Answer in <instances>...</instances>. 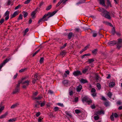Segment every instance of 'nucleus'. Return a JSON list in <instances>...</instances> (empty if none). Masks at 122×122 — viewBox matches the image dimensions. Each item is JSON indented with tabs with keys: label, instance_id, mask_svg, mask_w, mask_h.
Masks as SVG:
<instances>
[{
	"label": "nucleus",
	"instance_id": "nucleus-28",
	"mask_svg": "<svg viewBox=\"0 0 122 122\" xmlns=\"http://www.w3.org/2000/svg\"><path fill=\"white\" fill-rule=\"evenodd\" d=\"M68 81L67 80H65L63 81V83L65 85H67L68 83Z\"/></svg>",
	"mask_w": 122,
	"mask_h": 122
},
{
	"label": "nucleus",
	"instance_id": "nucleus-60",
	"mask_svg": "<svg viewBox=\"0 0 122 122\" xmlns=\"http://www.w3.org/2000/svg\"><path fill=\"white\" fill-rule=\"evenodd\" d=\"M11 1L10 0H8L7 1V5H9L11 3Z\"/></svg>",
	"mask_w": 122,
	"mask_h": 122
},
{
	"label": "nucleus",
	"instance_id": "nucleus-12",
	"mask_svg": "<svg viewBox=\"0 0 122 122\" xmlns=\"http://www.w3.org/2000/svg\"><path fill=\"white\" fill-rule=\"evenodd\" d=\"M73 35V34L72 32H70L68 35V39H71Z\"/></svg>",
	"mask_w": 122,
	"mask_h": 122
},
{
	"label": "nucleus",
	"instance_id": "nucleus-8",
	"mask_svg": "<svg viewBox=\"0 0 122 122\" xmlns=\"http://www.w3.org/2000/svg\"><path fill=\"white\" fill-rule=\"evenodd\" d=\"M19 13V12L18 11H16L15 12L14 14L12 15H10V18L11 19H12L15 16L17 15H18Z\"/></svg>",
	"mask_w": 122,
	"mask_h": 122
},
{
	"label": "nucleus",
	"instance_id": "nucleus-14",
	"mask_svg": "<svg viewBox=\"0 0 122 122\" xmlns=\"http://www.w3.org/2000/svg\"><path fill=\"white\" fill-rule=\"evenodd\" d=\"M19 105V103H16L12 105L11 107V109L17 107Z\"/></svg>",
	"mask_w": 122,
	"mask_h": 122
},
{
	"label": "nucleus",
	"instance_id": "nucleus-57",
	"mask_svg": "<svg viewBox=\"0 0 122 122\" xmlns=\"http://www.w3.org/2000/svg\"><path fill=\"white\" fill-rule=\"evenodd\" d=\"M43 119V118H42V117H40L38 119V122H41V120Z\"/></svg>",
	"mask_w": 122,
	"mask_h": 122
},
{
	"label": "nucleus",
	"instance_id": "nucleus-61",
	"mask_svg": "<svg viewBox=\"0 0 122 122\" xmlns=\"http://www.w3.org/2000/svg\"><path fill=\"white\" fill-rule=\"evenodd\" d=\"M37 80L33 78V80L32 81V83L33 84H34L36 82V81Z\"/></svg>",
	"mask_w": 122,
	"mask_h": 122
},
{
	"label": "nucleus",
	"instance_id": "nucleus-5",
	"mask_svg": "<svg viewBox=\"0 0 122 122\" xmlns=\"http://www.w3.org/2000/svg\"><path fill=\"white\" fill-rule=\"evenodd\" d=\"M68 0H60L56 5V7H57L59 6L61 3H62V4H65Z\"/></svg>",
	"mask_w": 122,
	"mask_h": 122
},
{
	"label": "nucleus",
	"instance_id": "nucleus-15",
	"mask_svg": "<svg viewBox=\"0 0 122 122\" xmlns=\"http://www.w3.org/2000/svg\"><path fill=\"white\" fill-rule=\"evenodd\" d=\"M30 81L29 80H27L22 82V84H25L26 86H28L29 85Z\"/></svg>",
	"mask_w": 122,
	"mask_h": 122
},
{
	"label": "nucleus",
	"instance_id": "nucleus-49",
	"mask_svg": "<svg viewBox=\"0 0 122 122\" xmlns=\"http://www.w3.org/2000/svg\"><path fill=\"white\" fill-rule=\"evenodd\" d=\"M37 75H38V74H37V73H36L35 75L34 76V78L35 79H36V80H38V79L37 78V77H38Z\"/></svg>",
	"mask_w": 122,
	"mask_h": 122
},
{
	"label": "nucleus",
	"instance_id": "nucleus-31",
	"mask_svg": "<svg viewBox=\"0 0 122 122\" xmlns=\"http://www.w3.org/2000/svg\"><path fill=\"white\" fill-rule=\"evenodd\" d=\"M66 54V52L65 51H62L60 53V55L62 56L63 57L65 56Z\"/></svg>",
	"mask_w": 122,
	"mask_h": 122
},
{
	"label": "nucleus",
	"instance_id": "nucleus-33",
	"mask_svg": "<svg viewBox=\"0 0 122 122\" xmlns=\"http://www.w3.org/2000/svg\"><path fill=\"white\" fill-rule=\"evenodd\" d=\"M23 15L22 14H20V15L18 18L17 19L18 21L19 20H20L22 19L23 18Z\"/></svg>",
	"mask_w": 122,
	"mask_h": 122
},
{
	"label": "nucleus",
	"instance_id": "nucleus-27",
	"mask_svg": "<svg viewBox=\"0 0 122 122\" xmlns=\"http://www.w3.org/2000/svg\"><path fill=\"white\" fill-rule=\"evenodd\" d=\"M89 67V66H87L85 67V68L82 71V72L84 73H85L86 71L88 70V68Z\"/></svg>",
	"mask_w": 122,
	"mask_h": 122
},
{
	"label": "nucleus",
	"instance_id": "nucleus-29",
	"mask_svg": "<svg viewBox=\"0 0 122 122\" xmlns=\"http://www.w3.org/2000/svg\"><path fill=\"white\" fill-rule=\"evenodd\" d=\"M65 113L68 117H72L71 114L69 113L67 111Z\"/></svg>",
	"mask_w": 122,
	"mask_h": 122
},
{
	"label": "nucleus",
	"instance_id": "nucleus-36",
	"mask_svg": "<svg viewBox=\"0 0 122 122\" xmlns=\"http://www.w3.org/2000/svg\"><path fill=\"white\" fill-rule=\"evenodd\" d=\"M16 120V119L15 118H12L11 119H10L8 121L9 122H13L15 121Z\"/></svg>",
	"mask_w": 122,
	"mask_h": 122
},
{
	"label": "nucleus",
	"instance_id": "nucleus-34",
	"mask_svg": "<svg viewBox=\"0 0 122 122\" xmlns=\"http://www.w3.org/2000/svg\"><path fill=\"white\" fill-rule=\"evenodd\" d=\"M97 87L98 89L100 90L101 89V86L99 83H97Z\"/></svg>",
	"mask_w": 122,
	"mask_h": 122
},
{
	"label": "nucleus",
	"instance_id": "nucleus-41",
	"mask_svg": "<svg viewBox=\"0 0 122 122\" xmlns=\"http://www.w3.org/2000/svg\"><path fill=\"white\" fill-rule=\"evenodd\" d=\"M112 94L111 92H109L107 94V95L109 97L111 98V97L112 96Z\"/></svg>",
	"mask_w": 122,
	"mask_h": 122
},
{
	"label": "nucleus",
	"instance_id": "nucleus-52",
	"mask_svg": "<svg viewBox=\"0 0 122 122\" xmlns=\"http://www.w3.org/2000/svg\"><path fill=\"white\" fill-rule=\"evenodd\" d=\"M4 21V19L3 18H1L0 20V24H1Z\"/></svg>",
	"mask_w": 122,
	"mask_h": 122
},
{
	"label": "nucleus",
	"instance_id": "nucleus-44",
	"mask_svg": "<svg viewBox=\"0 0 122 122\" xmlns=\"http://www.w3.org/2000/svg\"><path fill=\"white\" fill-rule=\"evenodd\" d=\"M112 114H113V116H114V117L115 118H117L118 117V114L116 113H112Z\"/></svg>",
	"mask_w": 122,
	"mask_h": 122
},
{
	"label": "nucleus",
	"instance_id": "nucleus-10",
	"mask_svg": "<svg viewBox=\"0 0 122 122\" xmlns=\"http://www.w3.org/2000/svg\"><path fill=\"white\" fill-rule=\"evenodd\" d=\"M89 98L87 97V96H86L83 97L82 99V101L84 102H86L87 101Z\"/></svg>",
	"mask_w": 122,
	"mask_h": 122
},
{
	"label": "nucleus",
	"instance_id": "nucleus-32",
	"mask_svg": "<svg viewBox=\"0 0 122 122\" xmlns=\"http://www.w3.org/2000/svg\"><path fill=\"white\" fill-rule=\"evenodd\" d=\"M38 93V92H36L34 93L32 96V98L33 99V98L35 97L36 96Z\"/></svg>",
	"mask_w": 122,
	"mask_h": 122
},
{
	"label": "nucleus",
	"instance_id": "nucleus-23",
	"mask_svg": "<svg viewBox=\"0 0 122 122\" xmlns=\"http://www.w3.org/2000/svg\"><path fill=\"white\" fill-rule=\"evenodd\" d=\"M42 97L41 96H39L37 97H34L33 98V99L34 100H39L42 98Z\"/></svg>",
	"mask_w": 122,
	"mask_h": 122
},
{
	"label": "nucleus",
	"instance_id": "nucleus-25",
	"mask_svg": "<svg viewBox=\"0 0 122 122\" xmlns=\"http://www.w3.org/2000/svg\"><path fill=\"white\" fill-rule=\"evenodd\" d=\"M8 113H6L5 114L2 115L0 116V119H2L5 117L7 115Z\"/></svg>",
	"mask_w": 122,
	"mask_h": 122
},
{
	"label": "nucleus",
	"instance_id": "nucleus-47",
	"mask_svg": "<svg viewBox=\"0 0 122 122\" xmlns=\"http://www.w3.org/2000/svg\"><path fill=\"white\" fill-rule=\"evenodd\" d=\"M67 45V43H66L64 44V45H63V46H61L60 47V49H62L64 48L65 47H66Z\"/></svg>",
	"mask_w": 122,
	"mask_h": 122
},
{
	"label": "nucleus",
	"instance_id": "nucleus-17",
	"mask_svg": "<svg viewBox=\"0 0 122 122\" xmlns=\"http://www.w3.org/2000/svg\"><path fill=\"white\" fill-rule=\"evenodd\" d=\"M80 81L81 83H85L88 82L86 79H82L80 80Z\"/></svg>",
	"mask_w": 122,
	"mask_h": 122
},
{
	"label": "nucleus",
	"instance_id": "nucleus-54",
	"mask_svg": "<svg viewBox=\"0 0 122 122\" xmlns=\"http://www.w3.org/2000/svg\"><path fill=\"white\" fill-rule=\"evenodd\" d=\"M26 69L25 68L21 69L19 71V72L21 73L24 72L25 71Z\"/></svg>",
	"mask_w": 122,
	"mask_h": 122
},
{
	"label": "nucleus",
	"instance_id": "nucleus-51",
	"mask_svg": "<svg viewBox=\"0 0 122 122\" xmlns=\"http://www.w3.org/2000/svg\"><path fill=\"white\" fill-rule=\"evenodd\" d=\"M4 21V19L3 18H1L0 20V24H1Z\"/></svg>",
	"mask_w": 122,
	"mask_h": 122
},
{
	"label": "nucleus",
	"instance_id": "nucleus-26",
	"mask_svg": "<svg viewBox=\"0 0 122 122\" xmlns=\"http://www.w3.org/2000/svg\"><path fill=\"white\" fill-rule=\"evenodd\" d=\"M86 102L88 103V104H90L92 103V100L91 99L89 98V99Z\"/></svg>",
	"mask_w": 122,
	"mask_h": 122
},
{
	"label": "nucleus",
	"instance_id": "nucleus-11",
	"mask_svg": "<svg viewBox=\"0 0 122 122\" xmlns=\"http://www.w3.org/2000/svg\"><path fill=\"white\" fill-rule=\"evenodd\" d=\"M37 9L35 11H33L31 13V16L32 18L34 19L35 18V15L36 14V11Z\"/></svg>",
	"mask_w": 122,
	"mask_h": 122
},
{
	"label": "nucleus",
	"instance_id": "nucleus-19",
	"mask_svg": "<svg viewBox=\"0 0 122 122\" xmlns=\"http://www.w3.org/2000/svg\"><path fill=\"white\" fill-rule=\"evenodd\" d=\"M19 91V89L15 88V90L13 92V94H15L18 92Z\"/></svg>",
	"mask_w": 122,
	"mask_h": 122
},
{
	"label": "nucleus",
	"instance_id": "nucleus-39",
	"mask_svg": "<svg viewBox=\"0 0 122 122\" xmlns=\"http://www.w3.org/2000/svg\"><path fill=\"white\" fill-rule=\"evenodd\" d=\"M75 112L76 113L78 114L81 113V111L79 110L76 109L75 110Z\"/></svg>",
	"mask_w": 122,
	"mask_h": 122
},
{
	"label": "nucleus",
	"instance_id": "nucleus-37",
	"mask_svg": "<svg viewBox=\"0 0 122 122\" xmlns=\"http://www.w3.org/2000/svg\"><path fill=\"white\" fill-rule=\"evenodd\" d=\"M97 49H95L92 51V52L93 54L96 55L97 53Z\"/></svg>",
	"mask_w": 122,
	"mask_h": 122
},
{
	"label": "nucleus",
	"instance_id": "nucleus-24",
	"mask_svg": "<svg viewBox=\"0 0 122 122\" xmlns=\"http://www.w3.org/2000/svg\"><path fill=\"white\" fill-rule=\"evenodd\" d=\"M114 85V83L113 82H111L109 84V86L110 87H112Z\"/></svg>",
	"mask_w": 122,
	"mask_h": 122
},
{
	"label": "nucleus",
	"instance_id": "nucleus-3",
	"mask_svg": "<svg viewBox=\"0 0 122 122\" xmlns=\"http://www.w3.org/2000/svg\"><path fill=\"white\" fill-rule=\"evenodd\" d=\"M108 45L111 46H113L117 44V48L119 49L122 47V40L121 39H118L117 42L115 41H110L108 42Z\"/></svg>",
	"mask_w": 122,
	"mask_h": 122
},
{
	"label": "nucleus",
	"instance_id": "nucleus-22",
	"mask_svg": "<svg viewBox=\"0 0 122 122\" xmlns=\"http://www.w3.org/2000/svg\"><path fill=\"white\" fill-rule=\"evenodd\" d=\"M94 61L93 59H90L88 60L87 62H89L90 64L91 63L93 62Z\"/></svg>",
	"mask_w": 122,
	"mask_h": 122
},
{
	"label": "nucleus",
	"instance_id": "nucleus-13",
	"mask_svg": "<svg viewBox=\"0 0 122 122\" xmlns=\"http://www.w3.org/2000/svg\"><path fill=\"white\" fill-rule=\"evenodd\" d=\"M100 4L104 6H106L104 0H99Z\"/></svg>",
	"mask_w": 122,
	"mask_h": 122
},
{
	"label": "nucleus",
	"instance_id": "nucleus-40",
	"mask_svg": "<svg viewBox=\"0 0 122 122\" xmlns=\"http://www.w3.org/2000/svg\"><path fill=\"white\" fill-rule=\"evenodd\" d=\"M113 114H112V115L111 116L110 118L111 120L112 121H114V116L113 115Z\"/></svg>",
	"mask_w": 122,
	"mask_h": 122
},
{
	"label": "nucleus",
	"instance_id": "nucleus-59",
	"mask_svg": "<svg viewBox=\"0 0 122 122\" xmlns=\"http://www.w3.org/2000/svg\"><path fill=\"white\" fill-rule=\"evenodd\" d=\"M91 107L92 109H95V104H94L92 105L91 106Z\"/></svg>",
	"mask_w": 122,
	"mask_h": 122
},
{
	"label": "nucleus",
	"instance_id": "nucleus-4",
	"mask_svg": "<svg viewBox=\"0 0 122 122\" xmlns=\"http://www.w3.org/2000/svg\"><path fill=\"white\" fill-rule=\"evenodd\" d=\"M81 74L82 73L81 71L79 70L74 71L73 73V75L75 76H77Z\"/></svg>",
	"mask_w": 122,
	"mask_h": 122
},
{
	"label": "nucleus",
	"instance_id": "nucleus-35",
	"mask_svg": "<svg viewBox=\"0 0 122 122\" xmlns=\"http://www.w3.org/2000/svg\"><path fill=\"white\" fill-rule=\"evenodd\" d=\"M51 7L52 5H51L47 6L46 8V10H50L51 9Z\"/></svg>",
	"mask_w": 122,
	"mask_h": 122
},
{
	"label": "nucleus",
	"instance_id": "nucleus-38",
	"mask_svg": "<svg viewBox=\"0 0 122 122\" xmlns=\"http://www.w3.org/2000/svg\"><path fill=\"white\" fill-rule=\"evenodd\" d=\"M44 59L43 57L41 58L40 60L39 61L40 63V64L42 63L44 61Z\"/></svg>",
	"mask_w": 122,
	"mask_h": 122
},
{
	"label": "nucleus",
	"instance_id": "nucleus-18",
	"mask_svg": "<svg viewBox=\"0 0 122 122\" xmlns=\"http://www.w3.org/2000/svg\"><path fill=\"white\" fill-rule=\"evenodd\" d=\"M73 92L72 91L71 88L69 89V94L70 96L72 95L73 94Z\"/></svg>",
	"mask_w": 122,
	"mask_h": 122
},
{
	"label": "nucleus",
	"instance_id": "nucleus-7",
	"mask_svg": "<svg viewBox=\"0 0 122 122\" xmlns=\"http://www.w3.org/2000/svg\"><path fill=\"white\" fill-rule=\"evenodd\" d=\"M104 114V111L103 110H101L100 111H98L97 112L94 114V115H100L101 114Z\"/></svg>",
	"mask_w": 122,
	"mask_h": 122
},
{
	"label": "nucleus",
	"instance_id": "nucleus-20",
	"mask_svg": "<svg viewBox=\"0 0 122 122\" xmlns=\"http://www.w3.org/2000/svg\"><path fill=\"white\" fill-rule=\"evenodd\" d=\"M107 5L108 6H110L111 7H112V5L111 3L109 0H107Z\"/></svg>",
	"mask_w": 122,
	"mask_h": 122
},
{
	"label": "nucleus",
	"instance_id": "nucleus-50",
	"mask_svg": "<svg viewBox=\"0 0 122 122\" xmlns=\"http://www.w3.org/2000/svg\"><path fill=\"white\" fill-rule=\"evenodd\" d=\"M4 21V19L3 18H1L0 20V24H1Z\"/></svg>",
	"mask_w": 122,
	"mask_h": 122
},
{
	"label": "nucleus",
	"instance_id": "nucleus-55",
	"mask_svg": "<svg viewBox=\"0 0 122 122\" xmlns=\"http://www.w3.org/2000/svg\"><path fill=\"white\" fill-rule=\"evenodd\" d=\"M20 83L19 82H18V84L17 85L16 87L17 88H19V87L20 86Z\"/></svg>",
	"mask_w": 122,
	"mask_h": 122
},
{
	"label": "nucleus",
	"instance_id": "nucleus-9",
	"mask_svg": "<svg viewBox=\"0 0 122 122\" xmlns=\"http://www.w3.org/2000/svg\"><path fill=\"white\" fill-rule=\"evenodd\" d=\"M82 86L81 85H79L78 86H77L76 89V90L77 92H79L82 89Z\"/></svg>",
	"mask_w": 122,
	"mask_h": 122
},
{
	"label": "nucleus",
	"instance_id": "nucleus-43",
	"mask_svg": "<svg viewBox=\"0 0 122 122\" xmlns=\"http://www.w3.org/2000/svg\"><path fill=\"white\" fill-rule=\"evenodd\" d=\"M46 103V102L45 101H43L41 103V106L42 107Z\"/></svg>",
	"mask_w": 122,
	"mask_h": 122
},
{
	"label": "nucleus",
	"instance_id": "nucleus-1",
	"mask_svg": "<svg viewBox=\"0 0 122 122\" xmlns=\"http://www.w3.org/2000/svg\"><path fill=\"white\" fill-rule=\"evenodd\" d=\"M57 11L58 10L55 11L52 13L49 12L47 14H46L43 16L42 18L39 20L38 23H42L43 21L48 20L49 18L53 16Z\"/></svg>",
	"mask_w": 122,
	"mask_h": 122
},
{
	"label": "nucleus",
	"instance_id": "nucleus-53",
	"mask_svg": "<svg viewBox=\"0 0 122 122\" xmlns=\"http://www.w3.org/2000/svg\"><path fill=\"white\" fill-rule=\"evenodd\" d=\"M29 31V29L28 28H26L25 30V33L24 35H25L26 34V33L28 31Z\"/></svg>",
	"mask_w": 122,
	"mask_h": 122
},
{
	"label": "nucleus",
	"instance_id": "nucleus-62",
	"mask_svg": "<svg viewBox=\"0 0 122 122\" xmlns=\"http://www.w3.org/2000/svg\"><path fill=\"white\" fill-rule=\"evenodd\" d=\"M95 79H96L97 80H98L99 78V76L98 75H96L95 76Z\"/></svg>",
	"mask_w": 122,
	"mask_h": 122
},
{
	"label": "nucleus",
	"instance_id": "nucleus-46",
	"mask_svg": "<svg viewBox=\"0 0 122 122\" xmlns=\"http://www.w3.org/2000/svg\"><path fill=\"white\" fill-rule=\"evenodd\" d=\"M96 91V90L94 88H92V89L91 90V92L92 93H94Z\"/></svg>",
	"mask_w": 122,
	"mask_h": 122
},
{
	"label": "nucleus",
	"instance_id": "nucleus-2",
	"mask_svg": "<svg viewBox=\"0 0 122 122\" xmlns=\"http://www.w3.org/2000/svg\"><path fill=\"white\" fill-rule=\"evenodd\" d=\"M98 10L99 11L101 12V15L102 16L109 19H111L109 12L106 9L102 8H99L98 9Z\"/></svg>",
	"mask_w": 122,
	"mask_h": 122
},
{
	"label": "nucleus",
	"instance_id": "nucleus-42",
	"mask_svg": "<svg viewBox=\"0 0 122 122\" xmlns=\"http://www.w3.org/2000/svg\"><path fill=\"white\" fill-rule=\"evenodd\" d=\"M117 105H120L122 104V102L121 101H118L117 102Z\"/></svg>",
	"mask_w": 122,
	"mask_h": 122
},
{
	"label": "nucleus",
	"instance_id": "nucleus-30",
	"mask_svg": "<svg viewBox=\"0 0 122 122\" xmlns=\"http://www.w3.org/2000/svg\"><path fill=\"white\" fill-rule=\"evenodd\" d=\"M111 33L112 34L114 35L115 33V29L114 27H113L112 29Z\"/></svg>",
	"mask_w": 122,
	"mask_h": 122
},
{
	"label": "nucleus",
	"instance_id": "nucleus-64",
	"mask_svg": "<svg viewBox=\"0 0 122 122\" xmlns=\"http://www.w3.org/2000/svg\"><path fill=\"white\" fill-rule=\"evenodd\" d=\"M104 104L106 106H107L108 105L109 103L107 102H104Z\"/></svg>",
	"mask_w": 122,
	"mask_h": 122
},
{
	"label": "nucleus",
	"instance_id": "nucleus-56",
	"mask_svg": "<svg viewBox=\"0 0 122 122\" xmlns=\"http://www.w3.org/2000/svg\"><path fill=\"white\" fill-rule=\"evenodd\" d=\"M54 109L55 110V111H56L59 110V108L57 107H55L54 108Z\"/></svg>",
	"mask_w": 122,
	"mask_h": 122
},
{
	"label": "nucleus",
	"instance_id": "nucleus-58",
	"mask_svg": "<svg viewBox=\"0 0 122 122\" xmlns=\"http://www.w3.org/2000/svg\"><path fill=\"white\" fill-rule=\"evenodd\" d=\"M97 35V34L96 33H94L92 35V36L93 37H96Z\"/></svg>",
	"mask_w": 122,
	"mask_h": 122
},
{
	"label": "nucleus",
	"instance_id": "nucleus-48",
	"mask_svg": "<svg viewBox=\"0 0 122 122\" xmlns=\"http://www.w3.org/2000/svg\"><path fill=\"white\" fill-rule=\"evenodd\" d=\"M94 118L95 120H98L99 119V117L97 115L95 116L94 117Z\"/></svg>",
	"mask_w": 122,
	"mask_h": 122
},
{
	"label": "nucleus",
	"instance_id": "nucleus-45",
	"mask_svg": "<svg viewBox=\"0 0 122 122\" xmlns=\"http://www.w3.org/2000/svg\"><path fill=\"white\" fill-rule=\"evenodd\" d=\"M31 0H26L24 3V4H29Z\"/></svg>",
	"mask_w": 122,
	"mask_h": 122
},
{
	"label": "nucleus",
	"instance_id": "nucleus-63",
	"mask_svg": "<svg viewBox=\"0 0 122 122\" xmlns=\"http://www.w3.org/2000/svg\"><path fill=\"white\" fill-rule=\"evenodd\" d=\"M78 101V97H76L75 98L74 101L75 102H77Z\"/></svg>",
	"mask_w": 122,
	"mask_h": 122
},
{
	"label": "nucleus",
	"instance_id": "nucleus-16",
	"mask_svg": "<svg viewBox=\"0 0 122 122\" xmlns=\"http://www.w3.org/2000/svg\"><path fill=\"white\" fill-rule=\"evenodd\" d=\"M22 13L25 18L28 15V13L27 12L25 11H23L22 12Z\"/></svg>",
	"mask_w": 122,
	"mask_h": 122
},
{
	"label": "nucleus",
	"instance_id": "nucleus-6",
	"mask_svg": "<svg viewBox=\"0 0 122 122\" xmlns=\"http://www.w3.org/2000/svg\"><path fill=\"white\" fill-rule=\"evenodd\" d=\"M9 14L10 12L8 11H7L5 13L4 15L5 16H6L5 18V20H6L9 19Z\"/></svg>",
	"mask_w": 122,
	"mask_h": 122
},
{
	"label": "nucleus",
	"instance_id": "nucleus-21",
	"mask_svg": "<svg viewBox=\"0 0 122 122\" xmlns=\"http://www.w3.org/2000/svg\"><path fill=\"white\" fill-rule=\"evenodd\" d=\"M88 47L87 46H86L83 49H82L81 51H80V53H81L84 51L86 50L88 48Z\"/></svg>",
	"mask_w": 122,
	"mask_h": 122
}]
</instances>
